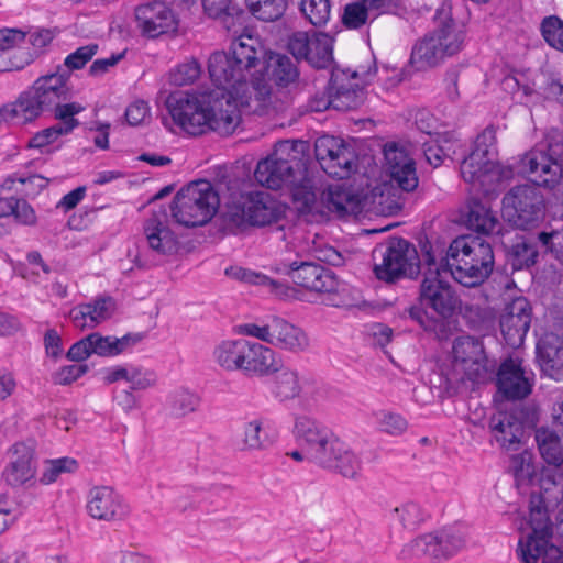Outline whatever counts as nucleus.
<instances>
[{
  "instance_id": "1",
  "label": "nucleus",
  "mask_w": 563,
  "mask_h": 563,
  "mask_svg": "<svg viewBox=\"0 0 563 563\" xmlns=\"http://www.w3.org/2000/svg\"><path fill=\"white\" fill-rule=\"evenodd\" d=\"M264 49L258 38L240 34L230 45V53L217 51L208 60V71L216 88L190 93L176 91L166 99L173 121L192 136L207 131L232 134L240 123L235 95L246 86L252 69L261 63Z\"/></svg>"
},
{
  "instance_id": "2",
  "label": "nucleus",
  "mask_w": 563,
  "mask_h": 563,
  "mask_svg": "<svg viewBox=\"0 0 563 563\" xmlns=\"http://www.w3.org/2000/svg\"><path fill=\"white\" fill-rule=\"evenodd\" d=\"M422 258L426 266L435 272H450L452 277L465 287L482 285L493 273L495 255L493 246L482 236L460 235L449 245L445 254L430 242L422 243Z\"/></svg>"
},
{
  "instance_id": "3",
  "label": "nucleus",
  "mask_w": 563,
  "mask_h": 563,
  "mask_svg": "<svg viewBox=\"0 0 563 563\" xmlns=\"http://www.w3.org/2000/svg\"><path fill=\"white\" fill-rule=\"evenodd\" d=\"M73 88L69 85L68 70L43 75L32 87L21 93L15 102L5 104L2 115L27 123L44 112H51L55 119H67L84 111L80 103L71 102Z\"/></svg>"
},
{
  "instance_id": "4",
  "label": "nucleus",
  "mask_w": 563,
  "mask_h": 563,
  "mask_svg": "<svg viewBox=\"0 0 563 563\" xmlns=\"http://www.w3.org/2000/svg\"><path fill=\"white\" fill-rule=\"evenodd\" d=\"M419 289L418 302L404 309L400 317L410 319L421 329L433 332L439 339L446 336V322L455 312L459 299L453 288L440 278L441 272L428 266Z\"/></svg>"
},
{
  "instance_id": "5",
  "label": "nucleus",
  "mask_w": 563,
  "mask_h": 563,
  "mask_svg": "<svg viewBox=\"0 0 563 563\" xmlns=\"http://www.w3.org/2000/svg\"><path fill=\"white\" fill-rule=\"evenodd\" d=\"M308 143L305 141H282L274 152L257 163L255 180L269 189L276 190L296 181V177L307 172L309 162Z\"/></svg>"
},
{
  "instance_id": "6",
  "label": "nucleus",
  "mask_w": 563,
  "mask_h": 563,
  "mask_svg": "<svg viewBox=\"0 0 563 563\" xmlns=\"http://www.w3.org/2000/svg\"><path fill=\"white\" fill-rule=\"evenodd\" d=\"M497 137L494 125L486 126L475 139L470 155L461 163V175L485 194L494 191L509 172L497 162Z\"/></svg>"
},
{
  "instance_id": "7",
  "label": "nucleus",
  "mask_w": 563,
  "mask_h": 563,
  "mask_svg": "<svg viewBox=\"0 0 563 563\" xmlns=\"http://www.w3.org/2000/svg\"><path fill=\"white\" fill-rule=\"evenodd\" d=\"M219 207L212 184L201 179L181 188L170 206L175 221L184 227H199L211 220Z\"/></svg>"
},
{
  "instance_id": "8",
  "label": "nucleus",
  "mask_w": 563,
  "mask_h": 563,
  "mask_svg": "<svg viewBox=\"0 0 563 563\" xmlns=\"http://www.w3.org/2000/svg\"><path fill=\"white\" fill-rule=\"evenodd\" d=\"M504 219L519 230L537 228L545 217V200L532 185H518L505 194L501 200Z\"/></svg>"
},
{
  "instance_id": "9",
  "label": "nucleus",
  "mask_w": 563,
  "mask_h": 563,
  "mask_svg": "<svg viewBox=\"0 0 563 563\" xmlns=\"http://www.w3.org/2000/svg\"><path fill=\"white\" fill-rule=\"evenodd\" d=\"M282 213L278 202L269 194L251 191L229 203L223 218L228 225L235 228L246 224L265 227L277 222Z\"/></svg>"
},
{
  "instance_id": "10",
  "label": "nucleus",
  "mask_w": 563,
  "mask_h": 563,
  "mask_svg": "<svg viewBox=\"0 0 563 563\" xmlns=\"http://www.w3.org/2000/svg\"><path fill=\"white\" fill-rule=\"evenodd\" d=\"M375 253L382 256V262L374 266V273L379 280L395 283L402 277L416 278L420 273L417 250L406 239L390 238L385 245L376 249Z\"/></svg>"
},
{
  "instance_id": "11",
  "label": "nucleus",
  "mask_w": 563,
  "mask_h": 563,
  "mask_svg": "<svg viewBox=\"0 0 563 563\" xmlns=\"http://www.w3.org/2000/svg\"><path fill=\"white\" fill-rule=\"evenodd\" d=\"M523 169L538 187H563V139H552L547 148H533L521 158Z\"/></svg>"
},
{
  "instance_id": "12",
  "label": "nucleus",
  "mask_w": 563,
  "mask_h": 563,
  "mask_svg": "<svg viewBox=\"0 0 563 563\" xmlns=\"http://www.w3.org/2000/svg\"><path fill=\"white\" fill-rule=\"evenodd\" d=\"M464 545L465 537L462 531L450 527L416 537L402 548L401 554L407 559L439 562L453 556Z\"/></svg>"
},
{
  "instance_id": "13",
  "label": "nucleus",
  "mask_w": 563,
  "mask_h": 563,
  "mask_svg": "<svg viewBox=\"0 0 563 563\" xmlns=\"http://www.w3.org/2000/svg\"><path fill=\"white\" fill-rule=\"evenodd\" d=\"M273 269L278 274L288 276L294 284L310 291L330 294L335 292L339 287L336 275L331 269L314 262H280Z\"/></svg>"
},
{
  "instance_id": "14",
  "label": "nucleus",
  "mask_w": 563,
  "mask_h": 563,
  "mask_svg": "<svg viewBox=\"0 0 563 563\" xmlns=\"http://www.w3.org/2000/svg\"><path fill=\"white\" fill-rule=\"evenodd\" d=\"M263 60L264 68L262 79H254L252 88L254 96L260 101H265L272 95L273 86L278 88L288 87L299 77L296 63L287 55L271 53Z\"/></svg>"
},
{
  "instance_id": "15",
  "label": "nucleus",
  "mask_w": 563,
  "mask_h": 563,
  "mask_svg": "<svg viewBox=\"0 0 563 563\" xmlns=\"http://www.w3.org/2000/svg\"><path fill=\"white\" fill-rule=\"evenodd\" d=\"M314 152L323 170L332 177L347 178L356 166L354 150L338 137L324 135L317 139Z\"/></svg>"
},
{
  "instance_id": "16",
  "label": "nucleus",
  "mask_w": 563,
  "mask_h": 563,
  "mask_svg": "<svg viewBox=\"0 0 563 563\" xmlns=\"http://www.w3.org/2000/svg\"><path fill=\"white\" fill-rule=\"evenodd\" d=\"M134 15L137 29L147 38H157L178 29V19L174 10L162 0L137 5Z\"/></svg>"
},
{
  "instance_id": "17",
  "label": "nucleus",
  "mask_w": 563,
  "mask_h": 563,
  "mask_svg": "<svg viewBox=\"0 0 563 563\" xmlns=\"http://www.w3.org/2000/svg\"><path fill=\"white\" fill-rule=\"evenodd\" d=\"M534 375L523 366L519 357H508L499 365L496 386L507 399L519 400L532 391Z\"/></svg>"
},
{
  "instance_id": "18",
  "label": "nucleus",
  "mask_w": 563,
  "mask_h": 563,
  "mask_svg": "<svg viewBox=\"0 0 563 563\" xmlns=\"http://www.w3.org/2000/svg\"><path fill=\"white\" fill-rule=\"evenodd\" d=\"M532 308L528 299L517 297L506 305L499 325L505 342L511 347L520 346L530 329Z\"/></svg>"
},
{
  "instance_id": "19",
  "label": "nucleus",
  "mask_w": 563,
  "mask_h": 563,
  "mask_svg": "<svg viewBox=\"0 0 563 563\" xmlns=\"http://www.w3.org/2000/svg\"><path fill=\"white\" fill-rule=\"evenodd\" d=\"M87 511L99 521L114 522L124 520L130 508L122 496L110 486H95L87 495Z\"/></svg>"
},
{
  "instance_id": "20",
  "label": "nucleus",
  "mask_w": 563,
  "mask_h": 563,
  "mask_svg": "<svg viewBox=\"0 0 563 563\" xmlns=\"http://www.w3.org/2000/svg\"><path fill=\"white\" fill-rule=\"evenodd\" d=\"M552 483L555 487L559 484L553 481L549 475L541 481V489L544 493H532L530 497V527L531 532L527 536L526 540H520L518 543V551H521V544H529L530 542L539 543L541 541L550 542L552 538V523L548 515V505L550 498L548 496V484Z\"/></svg>"
},
{
  "instance_id": "21",
  "label": "nucleus",
  "mask_w": 563,
  "mask_h": 563,
  "mask_svg": "<svg viewBox=\"0 0 563 563\" xmlns=\"http://www.w3.org/2000/svg\"><path fill=\"white\" fill-rule=\"evenodd\" d=\"M452 9L451 0H443L440 3L433 16L435 27L431 32L448 56L459 53L465 40L463 29L453 19Z\"/></svg>"
},
{
  "instance_id": "22",
  "label": "nucleus",
  "mask_w": 563,
  "mask_h": 563,
  "mask_svg": "<svg viewBox=\"0 0 563 563\" xmlns=\"http://www.w3.org/2000/svg\"><path fill=\"white\" fill-rule=\"evenodd\" d=\"M280 356L269 346L245 341L241 369L246 377H267L278 372Z\"/></svg>"
},
{
  "instance_id": "23",
  "label": "nucleus",
  "mask_w": 563,
  "mask_h": 563,
  "mask_svg": "<svg viewBox=\"0 0 563 563\" xmlns=\"http://www.w3.org/2000/svg\"><path fill=\"white\" fill-rule=\"evenodd\" d=\"M386 172L393 184L404 191H412L418 187V175L415 161L408 153L396 144L386 145L384 148Z\"/></svg>"
},
{
  "instance_id": "24",
  "label": "nucleus",
  "mask_w": 563,
  "mask_h": 563,
  "mask_svg": "<svg viewBox=\"0 0 563 563\" xmlns=\"http://www.w3.org/2000/svg\"><path fill=\"white\" fill-rule=\"evenodd\" d=\"M489 429L500 448L508 451L519 450L525 435L522 411L516 409L493 415Z\"/></svg>"
},
{
  "instance_id": "25",
  "label": "nucleus",
  "mask_w": 563,
  "mask_h": 563,
  "mask_svg": "<svg viewBox=\"0 0 563 563\" xmlns=\"http://www.w3.org/2000/svg\"><path fill=\"white\" fill-rule=\"evenodd\" d=\"M10 462L4 470L5 481L20 486L34 478L36 473L34 442H18L10 450Z\"/></svg>"
},
{
  "instance_id": "26",
  "label": "nucleus",
  "mask_w": 563,
  "mask_h": 563,
  "mask_svg": "<svg viewBox=\"0 0 563 563\" xmlns=\"http://www.w3.org/2000/svg\"><path fill=\"white\" fill-rule=\"evenodd\" d=\"M334 434L330 428L310 417L300 416L295 420L294 435L299 446L303 449L308 461Z\"/></svg>"
},
{
  "instance_id": "27",
  "label": "nucleus",
  "mask_w": 563,
  "mask_h": 563,
  "mask_svg": "<svg viewBox=\"0 0 563 563\" xmlns=\"http://www.w3.org/2000/svg\"><path fill=\"white\" fill-rule=\"evenodd\" d=\"M537 360L541 372L554 379H563V338L549 332L537 343Z\"/></svg>"
},
{
  "instance_id": "28",
  "label": "nucleus",
  "mask_w": 563,
  "mask_h": 563,
  "mask_svg": "<svg viewBox=\"0 0 563 563\" xmlns=\"http://www.w3.org/2000/svg\"><path fill=\"white\" fill-rule=\"evenodd\" d=\"M269 344L292 354H299L309 349L308 334L298 325L274 317L272 319V338Z\"/></svg>"
},
{
  "instance_id": "29",
  "label": "nucleus",
  "mask_w": 563,
  "mask_h": 563,
  "mask_svg": "<svg viewBox=\"0 0 563 563\" xmlns=\"http://www.w3.org/2000/svg\"><path fill=\"white\" fill-rule=\"evenodd\" d=\"M166 220L167 213L161 210L153 212L144 224L148 246L159 255H172L178 249L177 238L167 227Z\"/></svg>"
},
{
  "instance_id": "30",
  "label": "nucleus",
  "mask_w": 563,
  "mask_h": 563,
  "mask_svg": "<svg viewBox=\"0 0 563 563\" xmlns=\"http://www.w3.org/2000/svg\"><path fill=\"white\" fill-rule=\"evenodd\" d=\"M453 357L461 363L464 371L474 378L486 372V356L482 342L473 336L457 338L453 343Z\"/></svg>"
},
{
  "instance_id": "31",
  "label": "nucleus",
  "mask_w": 563,
  "mask_h": 563,
  "mask_svg": "<svg viewBox=\"0 0 563 563\" xmlns=\"http://www.w3.org/2000/svg\"><path fill=\"white\" fill-rule=\"evenodd\" d=\"M465 225L482 235L503 234L504 225L493 210L478 200H472L466 207Z\"/></svg>"
},
{
  "instance_id": "32",
  "label": "nucleus",
  "mask_w": 563,
  "mask_h": 563,
  "mask_svg": "<svg viewBox=\"0 0 563 563\" xmlns=\"http://www.w3.org/2000/svg\"><path fill=\"white\" fill-rule=\"evenodd\" d=\"M91 353L101 357H113L133 347L144 339L143 333H128L122 338L103 336L99 332L89 334Z\"/></svg>"
},
{
  "instance_id": "33",
  "label": "nucleus",
  "mask_w": 563,
  "mask_h": 563,
  "mask_svg": "<svg viewBox=\"0 0 563 563\" xmlns=\"http://www.w3.org/2000/svg\"><path fill=\"white\" fill-rule=\"evenodd\" d=\"M343 75L336 74L332 81L328 104L338 111H351L361 107L365 101L364 86L344 88L342 86Z\"/></svg>"
},
{
  "instance_id": "34",
  "label": "nucleus",
  "mask_w": 563,
  "mask_h": 563,
  "mask_svg": "<svg viewBox=\"0 0 563 563\" xmlns=\"http://www.w3.org/2000/svg\"><path fill=\"white\" fill-rule=\"evenodd\" d=\"M446 56L441 43L429 33L413 46L410 62L418 70H424L437 66Z\"/></svg>"
},
{
  "instance_id": "35",
  "label": "nucleus",
  "mask_w": 563,
  "mask_h": 563,
  "mask_svg": "<svg viewBox=\"0 0 563 563\" xmlns=\"http://www.w3.org/2000/svg\"><path fill=\"white\" fill-rule=\"evenodd\" d=\"M272 393L279 401H287L300 396L302 386L301 378L297 369L285 367L280 360V367L275 372Z\"/></svg>"
},
{
  "instance_id": "36",
  "label": "nucleus",
  "mask_w": 563,
  "mask_h": 563,
  "mask_svg": "<svg viewBox=\"0 0 563 563\" xmlns=\"http://www.w3.org/2000/svg\"><path fill=\"white\" fill-rule=\"evenodd\" d=\"M536 442L542 459L549 464L556 467L563 465V442L561 438L548 428H539L536 430Z\"/></svg>"
},
{
  "instance_id": "37",
  "label": "nucleus",
  "mask_w": 563,
  "mask_h": 563,
  "mask_svg": "<svg viewBox=\"0 0 563 563\" xmlns=\"http://www.w3.org/2000/svg\"><path fill=\"white\" fill-rule=\"evenodd\" d=\"M541 247L534 238L520 236L509 249L512 267L515 269L529 268L537 264Z\"/></svg>"
},
{
  "instance_id": "38",
  "label": "nucleus",
  "mask_w": 563,
  "mask_h": 563,
  "mask_svg": "<svg viewBox=\"0 0 563 563\" xmlns=\"http://www.w3.org/2000/svg\"><path fill=\"white\" fill-rule=\"evenodd\" d=\"M518 555L523 563H563V552L560 548L545 541L521 544Z\"/></svg>"
},
{
  "instance_id": "39",
  "label": "nucleus",
  "mask_w": 563,
  "mask_h": 563,
  "mask_svg": "<svg viewBox=\"0 0 563 563\" xmlns=\"http://www.w3.org/2000/svg\"><path fill=\"white\" fill-rule=\"evenodd\" d=\"M245 341L244 339H239L225 340L219 343L213 350L216 363L229 372L240 371Z\"/></svg>"
},
{
  "instance_id": "40",
  "label": "nucleus",
  "mask_w": 563,
  "mask_h": 563,
  "mask_svg": "<svg viewBox=\"0 0 563 563\" xmlns=\"http://www.w3.org/2000/svg\"><path fill=\"white\" fill-rule=\"evenodd\" d=\"M290 189L294 202L301 213H309L313 210L317 201V194L313 188V181L308 175V170L296 177L294 184L287 186Z\"/></svg>"
},
{
  "instance_id": "41",
  "label": "nucleus",
  "mask_w": 563,
  "mask_h": 563,
  "mask_svg": "<svg viewBox=\"0 0 563 563\" xmlns=\"http://www.w3.org/2000/svg\"><path fill=\"white\" fill-rule=\"evenodd\" d=\"M57 120L56 124L34 134L29 142V146L34 148L45 147L57 141L60 136L71 133L79 125V121L75 117Z\"/></svg>"
},
{
  "instance_id": "42",
  "label": "nucleus",
  "mask_w": 563,
  "mask_h": 563,
  "mask_svg": "<svg viewBox=\"0 0 563 563\" xmlns=\"http://www.w3.org/2000/svg\"><path fill=\"white\" fill-rule=\"evenodd\" d=\"M263 424L264 421L261 418L244 423L240 441L242 451H262L272 444V440L264 431Z\"/></svg>"
},
{
  "instance_id": "43",
  "label": "nucleus",
  "mask_w": 563,
  "mask_h": 563,
  "mask_svg": "<svg viewBox=\"0 0 563 563\" xmlns=\"http://www.w3.org/2000/svg\"><path fill=\"white\" fill-rule=\"evenodd\" d=\"M340 451L325 470L333 471L346 478H356L362 470L361 457L345 442H343Z\"/></svg>"
},
{
  "instance_id": "44",
  "label": "nucleus",
  "mask_w": 563,
  "mask_h": 563,
  "mask_svg": "<svg viewBox=\"0 0 563 563\" xmlns=\"http://www.w3.org/2000/svg\"><path fill=\"white\" fill-rule=\"evenodd\" d=\"M332 60V38L325 33L313 32L307 62L314 68H325Z\"/></svg>"
},
{
  "instance_id": "45",
  "label": "nucleus",
  "mask_w": 563,
  "mask_h": 563,
  "mask_svg": "<svg viewBox=\"0 0 563 563\" xmlns=\"http://www.w3.org/2000/svg\"><path fill=\"white\" fill-rule=\"evenodd\" d=\"M299 9L305 19L316 27H323L331 19L330 0H299Z\"/></svg>"
},
{
  "instance_id": "46",
  "label": "nucleus",
  "mask_w": 563,
  "mask_h": 563,
  "mask_svg": "<svg viewBox=\"0 0 563 563\" xmlns=\"http://www.w3.org/2000/svg\"><path fill=\"white\" fill-rule=\"evenodd\" d=\"M245 3L253 16L265 22L280 19L287 8L286 0H245Z\"/></svg>"
},
{
  "instance_id": "47",
  "label": "nucleus",
  "mask_w": 563,
  "mask_h": 563,
  "mask_svg": "<svg viewBox=\"0 0 563 563\" xmlns=\"http://www.w3.org/2000/svg\"><path fill=\"white\" fill-rule=\"evenodd\" d=\"M199 406L200 397L188 389H178L169 396L168 407L174 418L186 417L195 412Z\"/></svg>"
},
{
  "instance_id": "48",
  "label": "nucleus",
  "mask_w": 563,
  "mask_h": 563,
  "mask_svg": "<svg viewBox=\"0 0 563 563\" xmlns=\"http://www.w3.org/2000/svg\"><path fill=\"white\" fill-rule=\"evenodd\" d=\"M322 201L329 211L343 217L349 213L347 206L353 202V196L343 187L333 186L322 194Z\"/></svg>"
},
{
  "instance_id": "49",
  "label": "nucleus",
  "mask_w": 563,
  "mask_h": 563,
  "mask_svg": "<svg viewBox=\"0 0 563 563\" xmlns=\"http://www.w3.org/2000/svg\"><path fill=\"white\" fill-rule=\"evenodd\" d=\"M99 49L98 44L91 43L85 46L78 47L75 52L69 54L63 65H58L56 69L58 71L68 70V79L70 80L71 73L79 70L86 66L88 62L97 54Z\"/></svg>"
},
{
  "instance_id": "50",
  "label": "nucleus",
  "mask_w": 563,
  "mask_h": 563,
  "mask_svg": "<svg viewBox=\"0 0 563 563\" xmlns=\"http://www.w3.org/2000/svg\"><path fill=\"white\" fill-rule=\"evenodd\" d=\"M394 514L397 516L398 521L405 529H417L427 517L423 508L416 501H407L396 507Z\"/></svg>"
},
{
  "instance_id": "51",
  "label": "nucleus",
  "mask_w": 563,
  "mask_h": 563,
  "mask_svg": "<svg viewBox=\"0 0 563 563\" xmlns=\"http://www.w3.org/2000/svg\"><path fill=\"white\" fill-rule=\"evenodd\" d=\"M541 34L547 44L563 52V20L556 15L545 16L541 22Z\"/></svg>"
},
{
  "instance_id": "52",
  "label": "nucleus",
  "mask_w": 563,
  "mask_h": 563,
  "mask_svg": "<svg viewBox=\"0 0 563 563\" xmlns=\"http://www.w3.org/2000/svg\"><path fill=\"white\" fill-rule=\"evenodd\" d=\"M225 275H228L236 280L252 284V285H272L274 287V289L276 290V294H278V295L284 294L283 291H279V289L283 288L282 284L271 279L269 277H267L264 274L256 273V272L247 269V268H243V267H239V266H231L225 269Z\"/></svg>"
},
{
  "instance_id": "53",
  "label": "nucleus",
  "mask_w": 563,
  "mask_h": 563,
  "mask_svg": "<svg viewBox=\"0 0 563 563\" xmlns=\"http://www.w3.org/2000/svg\"><path fill=\"white\" fill-rule=\"evenodd\" d=\"M217 20L228 33L236 35L245 29L247 13L236 3H233Z\"/></svg>"
},
{
  "instance_id": "54",
  "label": "nucleus",
  "mask_w": 563,
  "mask_h": 563,
  "mask_svg": "<svg viewBox=\"0 0 563 563\" xmlns=\"http://www.w3.org/2000/svg\"><path fill=\"white\" fill-rule=\"evenodd\" d=\"M369 12L360 0L344 5L342 24L349 30H358L367 23Z\"/></svg>"
},
{
  "instance_id": "55",
  "label": "nucleus",
  "mask_w": 563,
  "mask_h": 563,
  "mask_svg": "<svg viewBox=\"0 0 563 563\" xmlns=\"http://www.w3.org/2000/svg\"><path fill=\"white\" fill-rule=\"evenodd\" d=\"M77 461L70 457H62L45 462V467L41 476L43 484L54 483L63 473H73L76 471Z\"/></svg>"
},
{
  "instance_id": "56",
  "label": "nucleus",
  "mask_w": 563,
  "mask_h": 563,
  "mask_svg": "<svg viewBox=\"0 0 563 563\" xmlns=\"http://www.w3.org/2000/svg\"><path fill=\"white\" fill-rule=\"evenodd\" d=\"M538 243L544 253H551L556 260L563 261V227L537 233Z\"/></svg>"
},
{
  "instance_id": "57",
  "label": "nucleus",
  "mask_w": 563,
  "mask_h": 563,
  "mask_svg": "<svg viewBox=\"0 0 563 563\" xmlns=\"http://www.w3.org/2000/svg\"><path fill=\"white\" fill-rule=\"evenodd\" d=\"M451 148L452 144L446 139L441 141L438 137L423 142L424 157L427 162L433 167L440 166L445 158H450Z\"/></svg>"
},
{
  "instance_id": "58",
  "label": "nucleus",
  "mask_w": 563,
  "mask_h": 563,
  "mask_svg": "<svg viewBox=\"0 0 563 563\" xmlns=\"http://www.w3.org/2000/svg\"><path fill=\"white\" fill-rule=\"evenodd\" d=\"M86 306H89V324L90 328L97 327L99 323L108 320L114 309H115V302L114 300L109 296L98 297L91 302L86 303Z\"/></svg>"
},
{
  "instance_id": "59",
  "label": "nucleus",
  "mask_w": 563,
  "mask_h": 563,
  "mask_svg": "<svg viewBox=\"0 0 563 563\" xmlns=\"http://www.w3.org/2000/svg\"><path fill=\"white\" fill-rule=\"evenodd\" d=\"M509 471L512 473L518 484H523L531 479L534 467L531 462V454L527 451L515 454L510 457Z\"/></svg>"
},
{
  "instance_id": "60",
  "label": "nucleus",
  "mask_w": 563,
  "mask_h": 563,
  "mask_svg": "<svg viewBox=\"0 0 563 563\" xmlns=\"http://www.w3.org/2000/svg\"><path fill=\"white\" fill-rule=\"evenodd\" d=\"M201 73L200 64L192 59L179 65L169 75V81L175 86H186L192 84Z\"/></svg>"
},
{
  "instance_id": "61",
  "label": "nucleus",
  "mask_w": 563,
  "mask_h": 563,
  "mask_svg": "<svg viewBox=\"0 0 563 563\" xmlns=\"http://www.w3.org/2000/svg\"><path fill=\"white\" fill-rule=\"evenodd\" d=\"M342 444L343 441L336 434H334L332 439H329L323 443L321 449L311 457L310 462L322 468H325L334 461L335 454L341 452L340 449Z\"/></svg>"
},
{
  "instance_id": "62",
  "label": "nucleus",
  "mask_w": 563,
  "mask_h": 563,
  "mask_svg": "<svg viewBox=\"0 0 563 563\" xmlns=\"http://www.w3.org/2000/svg\"><path fill=\"white\" fill-rule=\"evenodd\" d=\"M157 376L154 371L142 367H130L129 382L131 390H145L155 386Z\"/></svg>"
},
{
  "instance_id": "63",
  "label": "nucleus",
  "mask_w": 563,
  "mask_h": 563,
  "mask_svg": "<svg viewBox=\"0 0 563 563\" xmlns=\"http://www.w3.org/2000/svg\"><path fill=\"white\" fill-rule=\"evenodd\" d=\"M378 423L380 430L390 435H400L408 428L407 420L401 415L395 412H382Z\"/></svg>"
},
{
  "instance_id": "64",
  "label": "nucleus",
  "mask_w": 563,
  "mask_h": 563,
  "mask_svg": "<svg viewBox=\"0 0 563 563\" xmlns=\"http://www.w3.org/2000/svg\"><path fill=\"white\" fill-rule=\"evenodd\" d=\"M311 43V35L308 32H295L288 41V49L299 60H307Z\"/></svg>"
}]
</instances>
